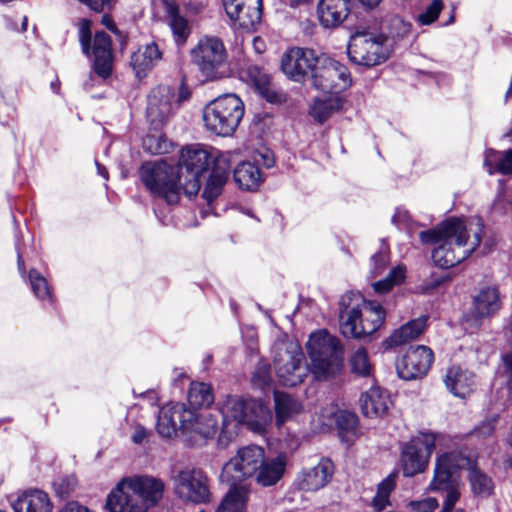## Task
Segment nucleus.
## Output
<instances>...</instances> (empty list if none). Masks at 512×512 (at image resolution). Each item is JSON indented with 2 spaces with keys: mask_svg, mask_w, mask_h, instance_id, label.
<instances>
[{
  "mask_svg": "<svg viewBox=\"0 0 512 512\" xmlns=\"http://www.w3.org/2000/svg\"><path fill=\"white\" fill-rule=\"evenodd\" d=\"M272 422V414L268 406L260 401L248 400V409L243 423L251 431L262 434Z\"/></svg>",
  "mask_w": 512,
  "mask_h": 512,
  "instance_id": "31",
  "label": "nucleus"
},
{
  "mask_svg": "<svg viewBox=\"0 0 512 512\" xmlns=\"http://www.w3.org/2000/svg\"><path fill=\"white\" fill-rule=\"evenodd\" d=\"M248 409V401L239 396H228L220 408L223 423L227 424L231 420L237 424H242Z\"/></svg>",
  "mask_w": 512,
  "mask_h": 512,
  "instance_id": "41",
  "label": "nucleus"
},
{
  "mask_svg": "<svg viewBox=\"0 0 512 512\" xmlns=\"http://www.w3.org/2000/svg\"><path fill=\"white\" fill-rule=\"evenodd\" d=\"M340 329L345 337L361 339L376 332L385 321V311L377 301H366L349 292L340 300Z\"/></svg>",
  "mask_w": 512,
  "mask_h": 512,
  "instance_id": "4",
  "label": "nucleus"
},
{
  "mask_svg": "<svg viewBox=\"0 0 512 512\" xmlns=\"http://www.w3.org/2000/svg\"><path fill=\"white\" fill-rule=\"evenodd\" d=\"M461 460V455L453 451L437 455L428 490L440 492L459 487L456 473L461 469Z\"/></svg>",
  "mask_w": 512,
  "mask_h": 512,
  "instance_id": "15",
  "label": "nucleus"
},
{
  "mask_svg": "<svg viewBox=\"0 0 512 512\" xmlns=\"http://www.w3.org/2000/svg\"><path fill=\"white\" fill-rule=\"evenodd\" d=\"M448 281H450L449 276L432 277L431 280L425 284V289H436Z\"/></svg>",
  "mask_w": 512,
  "mask_h": 512,
  "instance_id": "62",
  "label": "nucleus"
},
{
  "mask_svg": "<svg viewBox=\"0 0 512 512\" xmlns=\"http://www.w3.org/2000/svg\"><path fill=\"white\" fill-rule=\"evenodd\" d=\"M427 320V316H420L419 318L410 320L406 324L402 325L384 341L385 348H399L413 340H416L424 332Z\"/></svg>",
  "mask_w": 512,
  "mask_h": 512,
  "instance_id": "28",
  "label": "nucleus"
},
{
  "mask_svg": "<svg viewBox=\"0 0 512 512\" xmlns=\"http://www.w3.org/2000/svg\"><path fill=\"white\" fill-rule=\"evenodd\" d=\"M444 382L454 396L465 398L474 385V374L460 366H451L447 370Z\"/></svg>",
  "mask_w": 512,
  "mask_h": 512,
  "instance_id": "30",
  "label": "nucleus"
},
{
  "mask_svg": "<svg viewBox=\"0 0 512 512\" xmlns=\"http://www.w3.org/2000/svg\"><path fill=\"white\" fill-rule=\"evenodd\" d=\"M190 409L207 408L214 402L213 388L205 382L192 381L187 394Z\"/></svg>",
  "mask_w": 512,
  "mask_h": 512,
  "instance_id": "39",
  "label": "nucleus"
},
{
  "mask_svg": "<svg viewBox=\"0 0 512 512\" xmlns=\"http://www.w3.org/2000/svg\"><path fill=\"white\" fill-rule=\"evenodd\" d=\"M218 429V419L215 415L205 412L197 414L184 403L170 402L163 406L158 413L156 430L163 438H173L181 433L189 441L212 438Z\"/></svg>",
  "mask_w": 512,
  "mask_h": 512,
  "instance_id": "2",
  "label": "nucleus"
},
{
  "mask_svg": "<svg viewBox=\"0 0 512 512\" xmlns=\"http://www.w3.org/2000/svg\"><path fill=\"white\" fill-rule=\"evenodd\" d=\"M352 0H318L317 18L322 27H339L351 12Z\"/></svg>",
  "mask_w": 512,
  "mask_h": 512,
  "instance_id": "23",
  "label": "nucleus"
},
{
  "mask_svg": "<svg viewBox=\"0 0 512 512\" xmlns=\"http://www.w3.org/2000/svg\"><path fill=\"white\" fill-rule=\"evenodd\" d=\"M350 60L366 67L384 63L390 55L389 38L377 29L361 27L350 37L347 47Z\"/></svg>",
  "mask_w": 512,
  "mask_h": 512,
  "instance_id": "6",
  "label": "nucleus"
},
{
  "mask_svg": "<svg viewBox=\"0 0 512 512\" xmlns=\"http://www.w3.org/2000/svg\"><path fill=\"white\" fill-rule=\"evenodd\" d=\"M227 16L235 27L251 30L262 17V0H222Z\"/></svg>",
  "mask_w": 512,
  "mask_h": 512,
  "instance_id": "17",
  "label": "nucleus"
},
{
  "mask_svg": "<svg viewBox=\"0 0 512 512\" xmlns=\"http://www.w3.org/2000/svg\"><path fill=\"white\" fill-rule=\"evenodd\" d=\"M274 350V352H302L301 346L283 332L278 334L274 343Z\"/></svg>",
  "mask_w": 512,
  "mask_h": 512,
  "instance_id": "52",
  "label": "nucleus"
},
{
  "mask_svg": "<svg viewBox=\"0 0 512 512\" xmlns=\"http://www.w3.org/2000/svg\"><path fill=\"white\" fill-rule=\"evenodd\" d=\"M60 512H91L87 507L80 505L78 502L67 503Z\"/></svg>",
  "mask_w": 512,
  "mask_h": 512,
  "instance_id": "63",
  "label": "nucleus"
},
{
  "mask_svg": "<svg viewBox=\"0 0 512 512\" xmlns=\"http://www.w3.org/2000/svg\"><path fill=\"white\" fill-rule=\"evenodd\" d=\"M251 383L255 389L262 391L270 388L272 383L271 366L264 358L258 361L252 374Z\"/></svg>",
  "mask_w": 512,
  "mask_h": 512,
  "instance_id": "46",
  "label": "nucleus"
},
{
  "mask_svg": "<svg viewBox=\"0 0 512 512\" xmlns=\"http://www.w3.org/2000/svg\"><path fill=\"white\" fill-rule=\"evenodd\" d=\"M175 94L168 86H158L148 95L146 117L154 130H160L171 117L175 107Z\"/></svg>",
  "mask_w": 512,
  "mask_h": 512,
  "instance_id": "16",
  "label": "nucleus"
},
{
  "mask_svg": "<svg viewBox=\"0 0 512 512\" xmlns=\"http://www.w3.org/2000/svg\"><path fill=\"white\" fill-rule=\"evenodd\" d=\"M443 492L446 493V496L443 501L441 512H454V506L460 498L459 487L444 490Z\"/></svg>",
  "mask_w": 512,
  "mask_h": 512,
  "instance_id": "57",
  "label": "nucleus"
},
{
  "mask_svg": "<svg viewBox=\"0 0 512 512\" xmlns=\"http://www.w3.org/2000/svg\"><path fill=\"white\" fill-rule=\"evenodd\" d=\"M484 166L490 175L501 174L512 177V148L505 151L487 150Z\"/></svg>",
  "mask_w": 512,
  "mask_h": 512,
  "instance_id": "37",
  "label": "nucleus"
},
{
  "mask_svg": "<svg viewBox=\"0 0 512 512\" xmlns=\"http://www.w3.org/2000/svg\"><path fill=\"white\" fill-rule=\"evenodd\" d=\"M247 81L256 91L271 104H282L287 101V94L276 87L270 76L258 66H249L246 70Z\"/></svg>",
  "mask_w": 512,
  "mask_h": 512,
  "instance_id": "24",
  "label": "nucleus"
},
{
  "mask_svg": "<svg viewBox=\"0 0 512 512\" xmlns=\"http://www.w3.org/2000/svg\"><path fill=\"white\" fill-rule=\"evenodd\" d=\"M468 480L474 495L488 497L493 491L492 479L476 465L469 468Z\"/></svg>",
  "mask_w": 512,
  "mask_h": 512,
  "instance_id": "43",
  "label": "nucleus"
},
{
  "mask_svg": "<svg viewBox=\"0 0 512 512\" xmlns=\"http://www.w3.org/2000/svg\"><path fill=\"white\" fill-rule=\"evenodd\" d=\"M306 349L307 352H343L341 340L325 328L310 333Z\"/></svg>",
  "mask_w": 512,
  "mask_h": 512,
  "instance_id": "35",
  "label": "nucleus"
},
{
  "mask_svg": "<svg viewBox=\"0 0 512 512\" xmlns=\"http://www.w3.org/2000/svg\"><path fill=\"white\" fill-rule=\"evenodd\" d=\"M13 508L15 512H52L48 494L40 490L24 493L13 504Z\"/></svg>",
  "mask_w": 512,
  "mask_h": 512,
  "instance_id": "36",
  "label": "nucleus"
},
{
  "mask_svg": "<svg viewBox=\"0 0 512 512\" xmlns=\"http://www.w3.org/2000/svg\"><path fill=\"white\" fill-rule=\"evenodd\" d=\"M140 179L153 198L164 200L168 205L180 200L179 182L182 178L175 167L164 162H145L139 170Z\"/></svg>",
  "mask_w": 512,
  "mask_h": 512,
  "instance_id": "8",
  "label": "nucleus"
},
{
  "mask_svg": "<svg viewBox=\"0 0 512 512\" xmlns=\"http://www.w3.org/2000/svg\"><path fill=\"white\" fill-rule=\"evenodd\" d=\"M264 458L265 451L261 446L253 444L239 448L237 454L223 466L221 480L236 486L253 478Z\"/></svg>",
  "mask_w": 512,
  "mask_h": 512,
  "instance_id": "11",
  "label": "nucleus"
},
{
  "mask_svg": "<svg viewBox=\"0 0 512 512\" xmlns=\"http://www.w3.org/2000/svg\"><path fill=\"white\" fill-rule=\"evenodd\" d=\"M274 408L276 425L280 428L288 420L298 415L302 411V404L292 395L275 390Z\"/></svg>",
  "mask_w": 512,
  "mask_h": 512,
  "instance_id": "33",
  "label": "nucleus"
},
{
  "mask_svg": "<svg viewBox=\"0 0 512 512\" xmlns=\"http://www.w3.org/2000/svg\"><path fill=\"white\" fill-rule=\"evenodd\" d=\"M312 86L324 94L336 95L351 85V76L348 68L340 62L324 58L313 70L311 75Z\"/></svg>",
  "mask_w": 512,
  "mask_h": 512,
  "instance_id": "12",
  "label": "nucleus"
},
{
  "mask_svg": "<svg viewBox=\"0 0 512 512\" xmlns=\"http://www.w3.org/2000/svg\"><path fill=\"white\" fill-rule=\"evenodd\" d=\"M342 107L341 99L336 95H331L327 98H316L310 108V115L318 123L325 122L333 113L340 110Z\"/></svg>",
  "mask_w": 512,
  "mask_h": 512,
  "instance_id": "42",
  "label": "nucleus"
},
{
  "mask_svg": "<svg viewBox=\"0 0 512 512\" xmlns=\"http://www.w3.org/2000/svg\"><path fill=\"white\" fill-rule=\"evenodd\" d=\"M502 308V298L497 285L481 287L472 297V313L476 319L491 318Z\"/></svg>",
  "mask_w": 512,
  "mask_h": 512,
  "instance_id": "22",
  "label": "nucleus"
},
{
  "mask_svg": "<svg viewBox=\"0 0 512 512\" xmlns=\"http://www.w3.org/2000/svg\"><path fill=\"white\" fill-rule=\"evenodd\" d=\"M190 54L192 63L206 80L220 79L227 74L228 54L218 37H202Z\"/></svg>",
  "mask_w": 512,
  "mask_h": 512,
  "instance_id": "10",
  "label": "nucleus"
},
{
  "mask_svg": "<svg viewBox=\"0 0 512 512\" xmlns=\"http://www.w3.org/2000/svg\"><path fill=\"white\" fill-rule=\"evenodd\" d=\"M29 280L32 291L38 299L52 301V294L47 280L37 270H30Z\"/></svg>",
  "mask_w": 512,
  "mask_h": 512,
  "instance_id": "48",
  "label": "nucleus"
},
{
  "mask_svg": "<svg viewBox=\"0 0 512 512\" xmlns=\"http://www.w3.org/2000/svg\"><path fill=\"white\" fill-rule=\"evenodd\" d=\"M373 262L372 276H378L386 267L388 263V255L385 251H379L371 257Z\"/></svg>",
  "mask_w": 512,
  "mask_h": 512,
  "instance_id": "58",
  "label": "nucleus"
},
{
  "mask_svg": "<svg viewBox=\"0 0 512 512\" xmlns=\"http://www.w3.org/2000/svg\"><path fill=\"white\" fill-rule=\"evenodd\" d=\"M311 372L317 380H327L337 375L343 368V354H309Z\"/></svg>",
  "mask_w": 512,
  "mask_h": 512,
  "instance_id": "26",
  "label": "nucleus"
},
{
  "mask_svg": "<svg viewBox=\"0 0 512 512\" xmlns=\"http://www.w3.org/2000/svg\"><path fill=\"white\" fill-rule=\"evenodd\" d=\"M165 484L160 478L134 475L122 479L107 497L111 512H147L163 498Z\"/></svg>",
  "mask_w": 512,
  "mask_h": 512,
  "instance_id": "3",
  "label": "nucleus"
},
{
  "mask_svg": "<svg viewBox=\"0 0 512 512\" xmlns=\"http://www.w3.org/2000/svg\"><path fill=\"white\" fill-rule=\"evenodd\" d=\"M144 145L152 154H165L169 152L170 143L163 136H148Z\"/></svg>",
  "mask_w": 512,
  "mask_h": 512,
  "instance_id": "54",
  "label": "nucleus"
},
{
  "mask_svg": "<svg viewBox=\"0 0 512 512\" xmlns=\"http://www.w3.org/2000/svg\"><path fill=\"white\" fill-rule=\"evenodd\" d=\"M220 153H211L202 145L196 144L188 146L181 151L179 159L180 173L185 169L186 173H194V175H202L212 163L215 165V158Z\"/></svg>",
  "mask_w": 512,
  "mask_h": 512,
  "instance_id": "20",
  "label": "nucleus"
},
{
  "mask_svg": "<svg viewBox=\"0 0 512 512\" xmlns=\"http://www.w3.org/2000/svg\"><path fill=\"white\" fill-rule=\"evenodd\" d=\"M149 434L150 432L145 427L138 425L135 428L131 440L134 444H142Z\"/></svg>",
  "mask_w": 512,
  "mask_h": 512,
  "instance_id": "60",
  "label": "nucleus"
},
{
  "mask_svg": "<svg viewBox=\"0 0 512 512\" xmlns=\"http://www.w3.org/2000/svg\"><path fill=\"white\" fill-rule=\"evenodd\" d=\"M361 409L366 417H378L384 415L391 404L387 391L372 383L371 388L362 394L360 398Z\"/></svg>",
  "mask_w": 512,
  "mask_h": 512,
  "instance_id": "29",
  "label": "nucleus"
},
{
  "mask_svg": "<svg viewBox=\"0 0 512 512\" xmlns=\"http://www.w3.org/2000/svg\"><path fill=\"white\" fill-rule=\"evenodd\" d=\"M180 176L184 177V174L181 173ZM200 177L201 175H194V173H186L185 182L183 184L179 183L180 192L183 191V193L188 198L196 196L201 187Z\"/></svg>",
  "mask_w": 512,
  "mask_h": 512,
  "instance_id": "51",
  "label": "nucleus"
},
{
  "mask_svg": "<svg viewBox=\"0 0 512 512\" xmlns=\"http://www.w3.org/2000/svg\"><path fill=\"white\" fill-rule=\"evenodd\" d=\"M405 275V267L397 266L393 268L384 279L373 283V288L377 293H387L395 285L401 284L405 279Z\"/></svg>",
  "mask_w": 512,
  "mask_h": 512,
  "instance_id": "47",
  "label": "nucleus"
},
{
  "mask_svg": "<svg viewBox=\"0 0 512 512\" xmlns=\"http://www.w3.org/2000/svg\"><path fill=\"white\" fill-rule=\"evenodd\" d=\"M287 466V457L285 454H279L273 458H264L254 475L257 484L262 487L276 485L284 476Z\"/></svg>",
  "mask_w": 512,
  "mask_h": 512,
  "instance_id": "27",
  "label": "nucleus"
},
{
  "mask_svg": "<svg viewBox=\"0 0 512 512\" xmlns=\"http://www.w3.org/2000/svg\"><path fill=\"white\" fill-rule=\"evenodd\" d=\"M235 183L240 189L253 191L261 183V171L259 167L251 162H242L233 172Z\"/></svg>",
  "mask_w": 512,
  "mask_h": 512,
  "instance_id": "38",
  "label": "nucleus"
},
{
  "mask_svg": "<svg viewBox=\"0 0 512 512\" xmlns=\"http://www.w3.org/2000/svg\"><path fill=\"white\" fill-rule=\"evenodd\" d=\"M287 359L282 357L274 360L275 372L279 381L289 387H294L303 382L309 372L305 354H285Z\"/></svg>",
  "mask_w": 512,
  "mask_h": 512,
  "instance_id": "19",
  "label": "nucleus"
},
{
  "mask_svg": "<svg viewBox=\"0 0 512 512\" xmlns=\"http://www.w3.org/2000/svg\"><path fill=\"white\" fill-rule=\"evenodd\" d=\"M336 425L339 434L343 437L344 433L355 432L358 425V417L355 413L350 411H339L336 414Z\"/></svg>",
  "mask_w": 512,
  "mask_h": 512,
  "instance_id": "49",
  "label": "nucleus"
},
{
  "mask_svg": "<svg viewBox=\"0 0 512 512\" xmlns=\"http://www.w3.org/2000/svg\"><path fill=\"white\" fill-rule=\"evenodd\" d=\"M244 112V103L239 96L234 93L220 95L203 109L205 128L217 136H232L237 130Z\"/></svg>",
  "mask_w": 512,
  "mask_h": 512,
  "instance_id": "5",
  "label": "nucleus"
},
{
  "mask_svg": "<svg viewBox=\"0 0 512 512\" xmlns=\"http://www.w3.org/2000/svg\"><path fill=\"white\" fill-rule=\"evenodd\" d=\"M439 436L437 432L422 429L400 443L399 464L405 477H414L428 469Z\"/></svg>",
  "mask_w": 512,
  "mask_h": 512,
  "instance_id": "7",
  "label": "nucleus"
},
{
  "mask_svg": "<svg viewBox=\"0 0 512 512\" xmlns=\"http://www.w3.org/2000/svg\"><path fill=\"white\" fill-rule=\"evenodd\" d=\"M395 488V476L389 475L383 479L377 487L376 495L372 500V507L375 511H382L390 505V494Z\"/></svg>",
  "mask_w": 512,
  "mask_h": 512,
  "instance_id": "44",
  "label": "nucleus"
},
{
  "mask_svg": "<svg viewBox=\"0 0 512 512\" xmlns=\"http://www.w3.org/2000/svg\"><path fill=\"white\" fill-rule=\"evenodd\" d=\"M166 20L175 43L179 46L184 45L191 34V26L175 3H166Z\"/></svg>",
  "mask_w": 512,
  "mask_h": 512,
  "instance_id": "34",
  "label": "nucleus"
},
{
  "mask_svg": "<svg viewBox=\"0 0 512 512\" xmlns=\"http://www.w3.org/2000/svg\"><path fill=\"white\" fill-rule=\"evenodd\" d=\"M438 500L434 497H427L423 500L410 503L413 512H434L438 507Z\"/></svg>",
  "mask_w": 512,
  "mask_h": 512,
  "instance_id": "55",
  "label": "nucleus"
},
{
  "mask_svg": "<svg viewBox=\"0 0 512 512\" xmlns=\"http://www.w3.org/2000/svg\"><path fill=\"white\" fill-rule=\"evenodd\" d=\"M350 369L355 376L366 378L371 383H375L374 369L368 354H351Z\"/></svg>",
  "mask_w": 512,
  "mask_h": 512,
  "instance_id": "45",
  "label": "nucleus"
},
{
  "mask_svg": "<svg viewBox=\"0 0 512 512\" xmlns=\"http://www.w3.org/2000/svg\"><path fill=\"white\" fill-rule=\"evenodd\" d=\"M242 338L248 352H257L258 334L254 327H245L242 329Z\"/></svg>",
  "mask_w": 512,
  "mask_h": 512,
  "instance_id": "56",
  "label": "nucleus"
},
{
  "mask_svg": "<svg viewBox=\"0 0 512 512\" xmlns=\"http://www.w3.org/2000/svg\"><path fill=\"white\" fill-rule=\"evenodd\" d=\"M162 58V52L154 42L140 47L131 56V66L138 78L152 69Z\"/></svg>",
  "mask_w": 512,
  "mask_h": 512,
  "instance_id": "32",
  "label": "nucleus"
},
{
  "mask_svg": "<svg viewBox=\"0 0 512 512\" xmlns=\"http://www.w3.org/2000/svg\"><path fill=\"white\" fill-rule=\"evenodd\" d=\"M434 354H401L396 360V371L403 380H413L424 376L432 362Z\"/></svg>",
  "mask_w": 512,
  "mask_h": 512,
  "instance_id": "25",
  "label": "nucleus"
},
{
  "mask_svg": "<svg viewBox=\"0 0 512 512\" xmlns=\"http://www.w3.org/2000/svg\"><path fill=\"white\" fill-rule=\"evenodd\" d=\"M333 474V462L322 457L316 465L302 468L296 476L294 485L301 491L315 492L327 486Z\"/></svg>",
  "mask_w": 512,
  "mask_h": 512,
  "instance_id": "18",
  "label": "nucleus"
},
{
  "mask_svg": "<svg viewBox=\"0 0 512 512\" xmlns=\"http://www.w3.org/2000/svg\"><path fill=\"white\" fill-rule=\"evenodd\" d=\"M504 372L508 376V384L512 387V354H502Z\"/></svg>",
  "mask_w": 512,
  "mask_h": 512,
  "instance_id": "61",
  "label": "nucleus"
},
{
  "mask_svg": "<svg viewBox=\"0 0 512 512\" xmlns=\"http://www.w3.org/2000/svg\"><path fill=\"white\" fill-rule=\"evenodd\" d=\"M483 224L480 220L466 225L452 218L442 222L436 229L420 232L424 244H437L432 252L434 263L448 269L468 258L481 243Z\"/></svg>",
  "mask_w": 512,
  "mask_h": 512,
  "instance_id": "1",
  "label": "nucleus"
},
{
  "mask_svg": "<svg viewBox=\"0 0 512 512\" xmlns=\"http://www.w3.org/2000/svg\"><path fill=\"white\" fill-rule=\"evenodd\" d=\"M175 494L186 503L206 504L211 500L208 477L199 469H184L174 478Z\"/></svg>",
  "mask_w": 512,
  "mask_h": 512,
  "instance_id": "13",
  "label": "nucleus"
},
{
  "mask_svg": "<svg viewBox=\"0 0 512 512\" xmlns=\"http://www.w3.org/2000/svg\"><path fill=\"white\" fill-rule=\"evenodd\" d=\"M492 210L501 215L512 211V190L500 192L492 204Z\"/></svg>",
  "mask_w": 512,
  "mask_h": 512,
  "instance_id": "53",
  "label": "nucleus"
},
{
  "mask_svg": "<svg viewBox=\"0 0 512 512\" xmlns=\"http://www.w3.org/2000/svg\"><path fill=\"white\" fill-rule=\"evenodd\" d=\"M443 7L442 0H432L430 5L417 16V21L421 25H430L434 23L438 19Z\"/></svg>",
  "mask_w": 512,
  "mask_h": 512,
  "instance_id": "50",
  "label": "nucleus"
},
{
  "mask_svg": "<svg viewBox=\"0 0 512 512\" xmlns=\"http://www.w3.org/2000/svg\"><path fill=\"white\" fill-rule=\"evenodd\" d=\"M78 34L81 50L92 60L94 72L104 79L110 76L113 63L111 37L104 31H98L92 41L91 21L88 19L80 20Z\"/></svg>",
  "mask_w": 512,
  "mask_h": 512,
  "instance_id": "9",
  "label": "nucleus"
},
{
  "mask_svg": "<svg viewBox=\"0 0 512 512\" xmlns=\"http://www.w3.org/2000/svg\"><path fill=\"white\" fill-rule=\"evenodd\" d=\"M495 431L494 421H484L472 431V435L477 438L485 439L493 435Z\"/></svg>",
  "mask_w": 512,
  "mask_h": 512,
  "instance_id": "59",
  "label": "nucleus"
},
{
  "mask_svg": "<svg viewBox=\"0 0 512 512\" xmlns=\"http://www.w3.org/2000/svg\"><path fill=\"white\" fill-rule=\"evenodd\" d=\"M321 59L313 49L292 47L281 58V70L289 79L302 82L311 77Z\"/></svg>",
  "mask_w": 512,
  "mask_h": 512,
  "instance_id": "14",
  "label": "nucleus"
},
{
  "mask_svg": "<svg viewBox=\"0 0 512 512\" xmlns=\"http://www.w3.org/2000/svg\"><path fill=\"white\" fill-rule=\"evenodd\" d=\"M248 494L242 486H231L216 512H246Z\"/></svg>",
  "mask_w": 512,
  "mask_h": 512,
  "instance_id": "40",
  "label": "nucleus"
},
{
  "mask_svg": "<svg viewBox=\"0 0 512 512\" xmlns=\"http://www.w3.org/2000/svg\"><path fill=\"white\" fill-rule=\"evenodd\" d=\"M81 3L86 4L95 12H101L104 8L105 0H78Z\"/></svg>",
  "mask_w": 512,
  "mask_h": 512,
  "instance_id": "64",
  "label": "nucleus"
},
{
  "mask_svg": "<svg viewBox=\"0 0 512 512\" xmlns=\"http://www.w3.org/2000/svg\"><path fill=\"white\" fill-rule=\"evenodd\" d=\"M230 159L227 154H219L215 158V165L212 167L211 173L207 179L202 198L210 206L212 202L221 195L225 184L230 175Z\"/></svg>",
  "mask_w": 512,
  "mask_h": 512,
  "instance_id": "21",
  "label": "nucleus"
}]
</instances>
